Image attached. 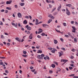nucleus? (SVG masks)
<instances>
[{
	"instance_id": "603ef678",
	"label": "nucleus",
	"mask_w": 78,
	"mask_h": 78,
	"mask_svg": "<svg viewBox=\"0 0 78 78\" xmlns=\"http://www.w3.org/2000/svg\"><path fill=\"white\" fill-rule=\"evenodd\" d=\"M18 7V6L17 5H15V8H17Z\"/></svg>"
},
{
	"instance_id": "4d7b16f0",
	"label": "nucleus",
	"mask_w": 78,
	"mask_h": 78,
	"mask_svg": "<svg viewBox=\"0 0 78 78\" xmlns=\"http://www.w3.org/2000/svg\"><path fill=\"white\" fill-rule=\"evenodd\" d=\"M36 48H37V49H39V48H40V46H39V47H37L36 46Z\"/></svg>"
},
{
	"instance_id": "2eb2a0df",
	"label": "nucleus",
	"mask_w": 78,
	"mask_h": 78,
	"mask_svg": "<svg viewBox=\"0 0 78 78\" xmlns=\"http://www.w3.org/2000/svg\"><path fill=\"white\" fill-rule=\"evenodd\" d=\"M27 21L26 20H24L23 22V23L24 24H27Z\"/></svg>"
},
{
	"instance_id": "4468645a",
	"label": "nucleus",
	"mask_w": 78,
	"mask_h": 78,
	"mask_svg": "<svg viewBox=\"0 0 78 78\" xmlns=\"http://www.w3.org/2000/svg\"><path fill=\"white\" fill-rule=\"evenodd\" d=\"M42 53V51L41 50H38L37 52V53Z\"/></svg>"
},
{
	"instance_id": "39448f33",
	"label": "nucleus",
	"mask_w": 78,
	"mask_h": 78,
	"mask_svg": "<svg viewBox=\"0 0 78 78\" xmlns=\"http://www.w3.org/2000/svg\"><path fill=\"white\" fill-rule=\"evenodd\" d=\"M59 57H60V56H62V55H63V51H61L60 52H59Z\"/></svg>"
},
{
	"instance_id": "680f3d73",
	"label": "nucleus",
	"mask_w": 78,
	"mask_h": 78,
	"mask_svg": "<svg viewBox=\"0 0 78 78\" xmlns=\"http://www.w3.org/2000/svg\"><path fill=\"white\" fill-rule=\"evenodd\" d=\"M29 25H33V24L31 23H29Z\"/></svg>"
},
{
	"instance_id": "a18cd8bd",
	"label": "nucleus",
	"mask_w": 78,
	"mask_h": 78,
	"mask_svg": "<svg viewBox=\"0 0 78 78\" xmlns=\"http://www.w3.org/2000/svg\"><path fill=\"white\" fill-rule=\"evenodd\" d=\"M60 41H62V42H63L64 41V40H63V39H62V38H60Z\"/></svg>"
},
{
	"instance_id": "a19ab883",
	"label": "nucleus",
	"mask_w": 78,
	"mask_h": 78,
	"mask_svg": "<svg viewBox=\"0 0 78 78\" xmlns=\"http://www.w3.org/2000/svg\"><path fill=\"white\" fill-rule=\"evenodd\" d=\"M5 13H8V10H6L5 11Z\"/></svg>"
},
{
	"instance_id": "1a4fd4ad",
	"label": "nucleus",
	"mask_w": 78,
	"mask_h": 78,
	"mask_svg": "<svg viewBox=\"0 0 78 78\" xmlns=\"http://www.w3.org/2000/svg\"><path fill=\"white\" fill-rule=\"evenodd\" d=\"M18 16L20 18L22 17V14H21L20 13H18Z\"/></svg>"
},
{
	"instance_id": "49530a36",
	"label": "nucleus",
	"mask_w": 78,
	"mask_h": 78,
	"mask_svg": "<svg viewBox=\"0 0 78 78\" xmlns=\"http://www.w3.org/2000/svg\"><path fill=\"white\" fill-rule=\"evenodd\" d=\"M48 50H52L53 48H48Z\"/></svg>"
},
{
	"instance_id": "412c9836",
	"label": "nucleus",
	"mask_w": 78,
	"mask_h": 78,
	"mask_svg": "<svg viewBox=\"0 0 78 78\" xmlns=\"http://www.w3.org/2000/svg\"><path fill=\"white\" fill-rule=\"evenodd\" d=\"M67 61H68V60H63V62H64V64H65V63H66V62H67Z\"/></svg>"
},
{
	"instance_id": "b1692460",
	"label": "nucleus",
	"mask_w": 78,
	"mask_h": 78,
	"mask_svg": "<svg viewBox=\"0 0 78 78\" xmlns=\"http://www.w3.org/2000/svg\"><path fill=\"white\" fill-rule=\"evenodd\" d=\"M63 26H64V27H66V26H67V24H66V23H63Z\"/></svg>"
},
{
	"instance_id": "f8f14e48",
	"label": "nucleus",
	"mask_w": 78,
	"mask_h": 78,
	"mask_svg": "<svg viewBox=\"0 0 78 78\" xmlns=\"http://www.w3.org/2000/svg\"><path fill=\"white\" fill-rule=\"evenodd\" d=\"M66 6H68V7H69L70 8V7H72V4H66Z\"/></svg>"
},
{
	"instance_id": "9d476101",
	"label": "nucleus",
	"mask_w": 78,
	"mask_h": 78,
	"mask_svg": "<svg viewBox=\"0 0 78 78\" xmlns=\"http://www.w3.org/2000/svg\"><path fill=\"white\" fill-rule=\"evenodd\" d=\"M66 14L68 16H70V12L69 11H67L66 12Z\"/></svg>"
},
{
	"instance_id": "5fc2aeb1",
	"label": "nucleus",
	"mask_w": 78,
	"mask_h": 78,
	"mask_svg": "<svg viewBox=\"0 0 78 78\" xmlns=\"http://www.w3.org/2000/svg\"><path fill=\"white\" fill-rule=\"evenodd\" d=\"M75 24L76 25H78V23H77L76 21V22H75Z\"/></svg>"
},
{
	"instance_id": "864d4df0",
	"label": "nucleus",
	"mask_w": 78,
	"mask_h": 78,
	"mask_svg": "<svg viewBox=\"0 0 78 78\" xmlns=\"http://www.w3.org/2000/svg\"><path fill=\"white\" fill-rule=\"evenodd\" d=\"M34 73L35 75H36V74H37V71H35V72H34Z\"/></svg>"
},
{
	"instance_id": "0e129e2a",
	"label": "nucleus",
	"mask_w": 78,
	"mask_h": 78,
	"mask_svg": "<svg viewBox=\"0 0 78 78\" xmlns=\"http://www.w3.org/2000/svg\"><path fill=\"white\" fill-rule=\"evenodd\" d=\"M3 63L2 62H0V65H3Z\"/></svg>"
},
{
	"instance_id": "9b49d317",
	"label": "nucleus",
	"mask_w": 78,
	"mask_h": 78,
	"mask_svg": "<svg viewBox=\"0 0 78 78\" xmlns=\"http://www.w3.org/2000/svg\"><path fill=\"white\" fill-rule=\"evenodd\" d=\"M61 8V5H60V6H58L57 9L58 11H59V10Z\"/></svg>"
},
{
	"instance_id": "ddd939ff",
	"label": "nucleus",
	"mask_w": 78,
	"mask_h": 78,
	"mask_svg": "<svg viewBox=\"0 0 78 78\" xmlns=\"http://www.w3.org/2000/svg\"><path fill=\"white\" fill-rule=\"evenodd\" d=\"M20 6H24V5H25V3H20Z\"/></svg>"
},
{
	"instance_id": "de8ad7c7",
	"label": "nucleus",
	"mask_w": 78,
	"mask_h": 78,
	"mask_svg": "<svg viewBox=\"0 0 78 78\" xmlns=\"http://www.w3.org/2000/svg\"><path fill=\"white\" fill-rule=\"evenodd\" d=\"M0 25H3V23L2 22H0Z\"/></svg>"
},
{
	"instance_id": "e433bc0d",
	"label": "nucleus",
	"mask_w": 78,
	"mask_h": 78,
	"mask_svg": "<svg viewBox=\"0 0 78 78\" xmlns=\"http://www.w3.org/2000/svg\"><path fill=\"white\" fill-rule=\"evenodd\" d=\"M54 64H56L57 66H58V63L57 62H54Z\"/></svg>"
},
{
	"instance_id": "ea45409f",
	"label": "nucleus",
	"mask_w": 78,
	"mask_h": 78,
	"mask_svg": "<svg viewBox=\"0 0 78 78\" xmlns=\"http://www.w3.org/2000/svg\"><path fill=\"white\" fill-rule=\"evenodd\" d=\"M0 58H1V59H5V57H0Z\"/></svg>"
},
{
	"instance_id": "6e6d98bb",
	"label": "nucleus",
	"mask_w": 78,
	"mask_h": 78,
	"mask_svg": "<svg viewBox=\"0 0 78 78\" xmlns=\"http://www.w3.org/2000/svg\"><path fill=\"white\" fill-rule=\"evenodd\" d=\"M71 59H73V58H74V57L73 56H71Z\"/></svg>"
},
{
	"instance_id": "7c9ffc66",
	"label": "nucleus",
	"mask_w": 78,
	"mask_h": 78,
	"mask_svg": "<svg viewBox=\"0 0 78 78\" xmlns=\"http://www.w3.org/2000/svg\"><path fill=\"white\" fill-rule=\"evenodd\" d=\"M23 56L24 57V58H27V55H23Z\"/></svg>"
},
{
	"instance_id": "58836bf2",
	"label": "nucleus",
	"mask_w": 78,
	"mask_h": 78,
	"mask_svg": "<svg viewBox=\"0 0 78 78\" xmlns=\"http://www.w3.org/2000/svg\"><path fill=\"white\" fill-rule=\"evenodd\" d=\"M5 72L6 73H9V72H8V70H5Z\"/></svg>"
},
{
	"instance_id": "79ce46f5",
	"label": "nucleus",
	"mask_w": 78,
	"mask_h": 78,
	"mask_svg": "<svg viewBox=\"0 0 78 78\" xmlns=\"http://www.w3.org/2000/svg\"><path fill=\"white\" fill-rule=\"evenodd\" d=\"M37 37H38V38H39L40 39L41 38V36L39 35L37 36Z\"/></svg>"
},
{
	"instance_id": "f704fd0d",
	"label": "nucleus",
	"mask_w": 78,
	"mask_h": 78,
	"mask_svg": "<svg viewBox=\"0 0 78 78\" xmlns=\"http://www.w3.org/2000/svg\"><path fill=\"white\" fill-rule=\"evenodd\" d=\"M61 49L62 50H64V51H65L66 50V49L65 48H61Z\"/></svg>"
},
{
	"instance_id": "423d86ee",
	"label": "nucleus",
	"mask_w": 78,
	"mask_h": 78,
	"mask_svg": "<svg viewBox=\"0 0 78 78\" xmlns=\"http://www.w3.org/2000/svg\"><path fill=\"white\" fill-rule=\"evenodd\" d=\"M42 31H43V30H42V29L41 28H39V31L38 32V34L41 33H42Z\"/></svg>"
},
{
	"instance_id": "0eeeda50",
	"label": "nucleus",
	"mask_w": 78,
	"mask_h": 78,
	"mask_svg": "<svg viewBox=\"0 0 78 78\" xmlns=\"http://www.w3.org/2000/svg\"><path fill=\"white\" fill-rule=\"evenodd\" d=\"M32 36H33V34L31 33V34L29 36V39H33V37H32Z\"/></svg>"
},
{
	"instance_id": "8fccbe9b",
	"label": "nucleus",
	"mask_w": 78,
	"mask_h": 78,
	"mask_svg": "<svg viewBox=\"0 0 78 78\" xmlns=\"http://www.w3.org/2000/svg\"><path fill=\"white\" fill-rule=\"evenodd\" d=\"M29 17L30 20H31V19H32V17H31V16L29 15Z\"/></svg>"
},
{
	"instance_id": "6e6552de",
	"label": "nucleus",
	"mask_w": 78,
	"mask_h": 78,
	"mask_svg": "<svg viewBox=\"0 0 78 78\" xmlns=\"http://www.w3.org/2000/svg\"><path fill=\"white\" fill-rule=\"evenodd\" d=\"M48 17H51V19H55V17L52 16V15L51 14L49 15L48 16Z\"/></svg>"
},
{
	"instance_id": "c85d7f7f",
	"label": "nucleus",
	"mask_w": 78,
	"mask_h": 78,
	"mask_svg": "<svg viewBox=\"0 0 78 78\" xmlns=\"http://www.w3.org/2000/svg\"><path fill=\"white\" fill-rule=\"evenodd\" d=\"M75 76V74H71L69 75V76Z\"/></svg>"
},
{
	"instance_id": "393cba45",
	"label": "nucleus",
	"mask_w": 78,
	"mask_h": 78,
	"mask_svg": "<svg viewBox=\"0 0 78 78\" xmlns=\"http://www.w3.org/2000/svg\"><path fill=\"white\" fill-rule=\"evenodd\" d=\"M74 41L75 42H76H76H77V39H76V38H74Z\"/></svg>"
},
{
	"instance_id": "c756f323",
	"label": "nucleus",
	"mask_w": 78,
	"mask_h": 78,
	"mask_svg": "<svg viewBox=\"0 0 78 78\" xmlns=\"http://www.w3.org/2000/svg\"><path fill=\"white\" fill-rule=\"evenodd\" d=\"M23 53L24 55H26V54H27V51H23Z\"/></svg>"
},
{
	"instance_id": "dca6fc26",
	"label": "nucleus",
	"mask_w": 78,
	"mask_h": 78,
	"mask_svg": "<svg viewBox=\"0 0 78 78\" xmlns=\"http://www.w3.org/2000/svg\"><path fill=\"white\" fill-rule=\"evenodd\" d=\"M54 42L55 44H58V41L56 40H54Z\"/></svg>"
},
{
	"instance_id": "bb28decb",
	"label": "nucleus",
	"mask_w": 78,
	"mask_h": 78,
	"mask_svg": "<svg viewBox=\"0 0 78 78\" xmlns=\"http://www.w3.org/2000/svg\"><path fill=\"white\" fill-rule=\"evenodd\" d=\"M45 34L44 33H42L41 34V36H45Z\"/></svg>"
},
{
	"instance_id": "f257e3e1",
	"label": "nucleus",
	"mask_w": 78,
	"mask_h": 78,
	"mask_svg": "<svg viewBox=\"0 0 78 78\" xmlns=\"http://www.w3.org/2000/svg\"><path fill=\"white\" fill-rule=\"evenodd\" d=\"M72 28L73 29L72 30V32L73 33H75V32H76L75 30H76V28L73 26L72 27Z\"/></svg>"
},
{
	"instance_id": "69168bd1",
	"label": "nucleus",
	"mask_w": 78,
	"mask_h": 78,
	"mask_svg": "<svg viewBox=\"0 0 78 78\" xmlns=\"http://www.w3.org/2000/svg\"><path fill=\"white\" fill-rule=\"evenodd\" d=\"M18 27H20V23H18Z\"/></svg>"
},
{
	"instance_id": "a211bd4d",
	"label": "nucleus",
	"mask_w": 78,
	"mask_h": 78,
	"mask_svg": "<svg viewBox=\"0 0 78 78\" xmlns=\"http://www.w3.org/2000/svg\"><path fill=\"white\" fill-rule=\"evenodd\" d=\"M52 21V20L50 19L48 22V23H50V22Z\"/></svg>"
},
{
	"instance_id": "13d9d810",
	"label": "nucleus",
	"mask_w": 78,
	"mask_h": 78,
	"mask_svg": "<svg viewBox=\"0 0 78 78\" xmlns=\"http://www.w3.org/2000/svg\"><path fill=\"white\" fill-rule=\"evenodd\" d=\"M49 72L50 73H52V72H53V71H51V70H49Z\"/></svg>"
},
{
	"instance_id": "37998d69",
	"label": "nucleus",
	"mask_w": 78,
	"mask_h": 78,
	"mask_svg": "<svg viewBox=\"0 0 78 78\" xmlns=\"http://www.w3.org/2000/svg\"><path fill=\"white\" fill-rule=\"evenodd\" d=\"M25 17L26 19H28V18H29V17L28 16H25Z\"/></svg>"
},
{
	"instance_id": "f03ea898",
	"label": "nucleus",
	"mask_w": 78,
	"mask_h": 78,
	"mask_svg": "<svg viewBox=\"0 0 78 78\" xmlns=\"http://www.w3.org/2000/svg\"><path fill=\"white\" fill-rule=\"evenodd\" d=\"M25 28H27V30H28V31H30L31 29V27L28 26V25H27L25 26Z\"/></svg>"
},
{
	"instance_id": "c9c22d12",
	"label": "nucleus",
	"mask_w": 78,
	"mask_h": 78,
	"mask_svg": "<svg viewBox=\"0 0 78 78\" xmlns=\"http://www.w3.org/2000/svg\"><path fill=\"white\" fill-rule=\"evenodd\" d=\"M71 51L73 52H75V50L74 49H72Z\"/></svg>"
},
{
	"instance_id": "20e7f679",
	"label": "nucleus",
	"mask_w": 78,
	"mask_h": 78,
	"mask_svg": "<svg viewBox=\"0 0 78 78\" xmlns=\"http://www.w3.org/2000/svg\"><path fill=\"white\" fill-rule=\"evenodd\" d=\"M37 58L38 59H42V57H41V55H39L37 56Z\"/></svg>"
},
{
	"instance_id": "2f4dec72",
	"label": "nucleus",
	"mask_w": 78,
	"mask_h": 78,
	"mask_svg": "<svg viewBox=\"0 0 78 78\" xmlns=\"http://www.w3.org/2000/svg\"><path fill=\"white\" fill-rule=\"evenodd\" d=\"M55 31H57V32L58 33H60V31H59V30H57V29H55Z\"/></svg>"
},
{
	"instance_id": "72a5a7b5",
	"label": "nucleus",
	"mask_w": 78,
	"mask_h": 78,
	"mask_svg": "<svg viewBox=\"0 0 78 78\" xmlns=\"http://www.w3.org/2000/svg\"><path fill=\"white\" fill-rule=\"evenodd\" d=\"M65 37H69V36L68 35H65Z\"/></svg>"
},
{
	"instance_id": "473e14b6",
	"label": "nucleus",
	"mask_w": 78,
	"mask_h": 78,
	"mask_svg": "<svg viewBox=\"0 0 78 78\" xmlns=\"http://www.w3.org/2000/svg\"><path fill=\"white\" fill-rule=\"evenodd\" d=\"M56 7H55L52 10V12H53V11H55V9H56Z\"/></svg>"
},
{
	"instance_id": "f3484780",
	"label": "nucleus",
	"mask_w": 78,
	"mask_h": 78,
	"mask_svg": "<svg viewBox=\"0 0 78 78\" xmlns=\"http://www.w3.org/2000/svg\"><path fill=\"white\" fill-rule=\"evenodd\" d=\"M42 26L43 27H47V26H48V25L45 24H42Z\"/></svg>"
},
{
	"instance_id": "7ed1b4c3",
	"label": "nucleus",
	"mask_w": 78,
	"mask_h": 78,
	"mask_svg": "<svg viewBox=\"0 0 78 78\" xmlns=\"http://www.w3.org/2000/svg\"><path fill=\"white\" fill-rule=\"evenodd\" d=\"M12 3V0H10L9 1H7L6 2V5H9Z\"/></svg>"
},
{
	"instance_id": "3c124183",
	"label": "nucleus",
	"mask_w": 78,
	"mask_h": 78,
	"mask_svg": "<svg viewBox=\"0 0 78 78\" xmlns=\"http://www.w3.org/2000/svg\"><path fill=\"white\" fill-rule=\"evenodd\" d=\"M5 11V10L2 9L1 10V12H3Z\"/></svg>"
},
{
	"instance_id": "774afa93",
	"label": "nucleus",
	"mask_w": 78,
	"mask_h": 78,
	"mask_svg": "<svg viewBox=\"0 0 78 78\" xmlns=\"http://www.w3.org/2000/svg\"><path fill=\"white\" fill-rule=\"evenodd\" d=\"M7 45H10V43H7Z\"/></svg>"
},
{
	"instance_id": "6ab92c4d",
	"label": "nucleus",
	"mask_w": 78,
	"mask_h": 78,
	"mask_svg": "<svg viewBox=\"0 0 78 78\" xmlns=\"http://www.w3.org/2000/svg\"><path fill=\"white\" fill-rule=\"evenodd\" d=\"M15 39L17 41H18V42H20V40H19V39L18 37H16L15 38Z\"/></svg>"
},
{
	"instance_id": "5701e85b",
	"label": "nucleus",
	"mask_w": 78,
	"mask_h": 78,
	"mask_svg": "<svg viewBox=\"0 0 78 78\" xmlns=\"http://www.w3.org/2000/svg\"><path fill=\"white\" fill-rule=\"evenodd\" d=\"M51 66H52V67H53V68H55V65L52 64L51 65Z\"/></svg>"
},
{
	"instance_id": "4be33fe9",
	"label": "nucleus",
	"mask_w": 78,
	"mask_h": 78,
	"mask_svg": "<svg viewBox=\"0 0 78 78\" xmlns=\"http://www.w3.org/2000/svg\"><path fill=\"white\" fill-rule=\"evenodd\" d=\"M6 9H8L9 10H11V8L10 7H7L6 8Z\"/></svg>"
},
{
	"instance_id": "aec40b11",
	"label": "nucleus",
	"mask_w": 78,
	"mask_h": 78,
	"mask_svg": "<svg viewBox=\"0 0 78 78\" xmlns=\"http://www.w3.org/2000/svg\"><path fill=\"white\" fill-rule=\"evenodd\" d=\"M41 58H42V59L44 58V57L45 56V55H44V54H42L41 55Z\"/></svg>"
},
{
	"instance_id": "bf43d9fd",
	"label": "nucleus",
	"mask_w": 78,
	"mask_h": 78,
	"mask_svg": "<svg viewBox=\"0 0 78 78\" xmlns=\"http://www.w3.org/2000/svg\"><path fill=\"white\" fill-rule=\"evenodd\" d=\"M73 23H74V21H71V24H73Z\"/></svg>"
},
{
	"instance_id": "09e8293b",
	"label": "nucleus",
	"mask_w": 78,
	"mask_h": 78,
	"mask_svg": "<svg viewBox=\"0 0 78 78\" xmlns=\"http://www.w3.org/2000/svg\"><path fill=\"white\" fill-rule=\"evenodd\" d=\"M69 69L70 70H72L73 69V68L72 67H69Z\"/></svg>"
},
{
	"instance_id": "a878e982",
	"label": "nucleus",
	"mask_w": 78,
	"mask_h": 78,
	"mask_svg": "<svg viewBox=\"0 0 78 78\" xmlns=\"http://www.w3.org/2000/svg\"><path fill=\"white\" fill-rule=\"evenodd\" d=\"M17 23H16L15 24V25H14V26L15 27H16V28H17Z\"/></svg>"
},
{
	"instance_id": "4c0bfd02",
	"label": "nucleus",
	"mask_w": 78,
	"mask_h": 78,
	"mask_svg": "<svg viewBox=\"0 0 78 78\" xmlns=\"http://www.w3.org/2000/svg\"><path fill=\"white\" fill-rule=\"evenodd\" d=\"M1 36V39H3V38H4V36H3V35H2Z\"/></svg>"
},
{
	"instance_id": "c03bdc74",
	"label": "nucleus",
	"mask_w": 78,
	"mask_h": 78,
	"mask_svg": "<svg viewBox=\"0 0 78 78\" xmlns=\"http://www.w3.org/2000/svg\"><path fill=\"white\" fill-rule=\"evenodd\" d=\"M35 25H39V23L38 22H35Z\"/></svg>"
},
{
	"instance_id": "cd10ccee",
	"label": "nucleus",
	"mask_w": 78,
	"mask_h": 78,
	"mask_svg": "<svg viewBox=\"0 0 78 78\" xmlns=\"http://www.w3.org/2000/svg\"><path fill=\"white\" fill-rule=\"evenodd\" d=\"M68 35H69V36H72L71 33H70L69 32L68 33Z\"/></svg>"
},
{
	"instance_id": "052dcab7",
	"label": "nucleus",
	"mask_w": 78,
	"mask_h": 78,
	"mask_svg": "<svg viewBox=\"0 0 78 78\" xmlns=\"http://www.w3.org/2000/svg\"><path fill=\"white\" fill-rule=\"evenodd\" d=\"M30 69H33V66H31L30 67Z\"/></svg>"
},
{
	"instance_id": "338daca9",
	"label": "nucleus",
	"mask_w": 78,
	"mask_h": 78,
	"mask_svg": "<svg viewBox=\"0 0 78 78\" xmlns=\"http://www.w3.org/2000/svg\"><path fill=\"white\" fill-rule=\"evenodd\" d=\"M51 52L52 53H55V51L54 50H52Z\"/></svg>"
},
{
	"instance_id": "e2e57ef3",
	"label": "nucleus",
	"mask_w": 78,
	"mask_h": 78,
	"mask_svg": "<svg viewBox=\"0 0 78 78\" xmlns=\"http://www.w3.org/2000/svg\"><path fill=\"white\" fill-rule=\"evenodd\" d=\"M73 64L72 63L71 64V67H73Z\"/></svg>"
}]
</instances>
